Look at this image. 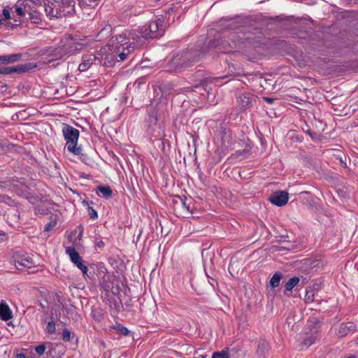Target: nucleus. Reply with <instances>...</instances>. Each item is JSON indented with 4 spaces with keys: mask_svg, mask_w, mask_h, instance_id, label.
I'll return each mask as SVG.
<instances>
[{
    "mask_svg": "<svg viewBox=\"0 0 358 358\" xmlns=\"http://www.w3.org/2000/svg\"><path fill=\"white\" fill-rule=\"evenodd\" d=\"M201 53L196 50H187L182 54L175 56L169 62L170 68L175 70L189 67L193 63L197 62Z\"/></svg>",
    "mask_w": 358,
    "mask_h": 358,
    "instance_id": "nucleus-1",
    "label": "nucleus"
},
{
    "mask_svg": "<svg viewBox=\"0 0 358 358\" xmlns=\"http://www.w3.org/2000/svg\"><path fill=\"white\" fill-rule=\"evenodd\" d=\"M62 133L66 141V146L67 147V150L76 155H80L82 149L80 147L77 146L80 135L79 131L69 124H64Z\"/></svg>",
    "mask_w": 358,
    "mask_h": 358,
    "instance_id": "nucleus-2",
    "label": "nucleus"
},
{
    "mask_svg": "<svg viewBox=\"0 0 358 358\" xmlns=\"http://www.w3.org/2000/svg\"><path fill=\"white\" fill-rule=\"evenodd\" d=\"M158 30L159 27L156 22H150L148 26L142 27L139 26L138 30L139 35H136V46H142L149 38H155Z\"/></svg>",
    "mask_w": 358,
    "mask_h": 358,
    "instance_id": "nucleus-3",
    "label": "nucleus"
},
{
    "mask_svg": "<svg viewBox=\"0 0 358 358\" xmlns=\"http://www.w3.org/2000/svg\"><path fill=\"white\" fill-rule=\"evenodd\" d=\"M69 6V3L68 2H62L60 4L51 2L45 5V11L50 17L62 18L71 14V11L66 12L64 10Z\"/></svg>",
    "mask_w": 358,
    "mask_h": 358,
    "instance_id": "nucleus-4",
    "label": "nucleus"
},
{
    "mask_svg": "<svg viewBox=\"0 0 358 358\" xmlns=\"http://www.w3.org/2000/svg\"><path fill=\"white\" fill-rule=\"evenodd\" d=\"M66 252L70 257L71 261L77 266L78 268L82 271L83 277L86 278L87 275V267L83 264V260L79 253L73 247H68L66 249Z\"/></svg>",
    "mask_w": 358,
    "mask_h": 358,
    "instance_id": "nucleus-5",
    "label": "nucleus"
},
{
    "mask_svg": "<svg viewBox=\"0 0 358 358\" xmlns=\"http://www.w3.org/2000/svg\"><path fill=\"white\" fill-rule=\"evenodd\" d=\"M82 44L78 43H75L73 41H71L69 44L64 45L62 47L59 48H56L54 52L55 54L54 55L57 58H62L64 55L68 53H73L75 51L80 50L82 49Z\"/></svg>",
    "mask_w": 358,
    "mask_h": 358,
    "instance_id": "nucleus-6",
    "label": "nucleus"
},
{
    "mask_svg": "<svg viewBox=\"0 0 358 358\" xmlns=\"http://www.w3.org/2000/svg\"><path fill=\"white\" fill-rule=\"evenodd\" d=\"M288 199V193L285 191L275 192L268 198V200L277 206H285L287 203Z\"/></svg>",
    "mask_w": 358,
    "mask_h": 358,
    "instance_id": "nucleus-7",
    "label": "nucleus"
},
{
    "mask_svg": "<svg viewBox=\"0 0 358 358\" xmlns=\"http://www.w3.org/2000/svg\"><path fill=\"white\" fill-rule=\"evenodd\" d=\"M241 110H245L252 106L253 102L257 101V97L251 94H241L237 98Z\"/></svg>",
    "mask_w": 358,
    "mask_h": 358,
    "instance_id": "nucleus-8",
    "label": "nucleus"
},
{
    "mask_svg": "<svg viewBox=\"0 0 358 358\" xmlns=\"http://www.w3.org/2000/svg\"><path fill=\"white\" fill-rule=\"evenodd\" d=\"M13 263L16 268L22 269L23 267L31 268L34 265L33 259L31 257L15 254L13 256Z\"/></svg>",
    "mask_w": 358,
    "mask_h": 358,
    "instance_id": "nucleus-9",
    "label": "nucleus"
},
{
    "mask_svg": "<svg viewBox=\"0 0 358 358\" xmlns=\"http://www.w3.org/2000/svg\"><path fill=\"white\" fill-rule=\"evenodd\" d=\"M101 54L98 53L97 55H87L83 57V62L78 66V70L80 71H87L94 62L96 60H99L101 62Z\"/></svg>",
    "mask_w": 358,
    "mask_h": 358,
    "instance_id": "nucleus-10",
    "label": "nucleus"
},
{
    "mask_svg": "<svg viewBox=\"0 0 358 358\" xmlns=\"http://www.w3.org/2000/svg\"><path fill=\"white\" fill-rule=\"evenodd\" d=\"M30 67L27 64H18L15 66H8L0 69V74L22 73L27 72Z\"/></svg>",
    "mask_w": 358,
    "mask_h": 358,
    "instance_id": "nucleus-11",
    "label": "nucleus"
},
{
    "mask_svg": "<svg viewBox=\"0 0 358 358\" xmlns=\"http://www.w3.org/2000/svg\"><path fill=\"white\" fill-rule=\"evenodd\" d=\"M0 318L3 321H8L12 318V313L6 303H0Z\"/></svg>",
    "mask_w": 358,
    "mask_h": 358,
    "instance_id": "nucleus-12",
    "label": "nucleus"
},
{
    "mask_svg": "<svg viewBox=\"0 0 358 358\" xmlns=\"http://www.w3.org/2000/svg\"><path fill=\"white\" fill-rule=\"evenodd\" d=\"M355 329V325L353 322H346L344 324H342L338 330V336L341 337H343L346 336L350 331H354Z\"/></svg>",
    "mask_w": 358,
    "mask_h": 358,
    "instance_id": "nucleus-13",
    "label": "nucleus"
},
{
    "mask_svg": "<svg viewBox=\"0 0 358 358\" xmlns=\"http://www.w3.org/2000/svg\"><path fill=\"white\" fill-rule=\"evenodd\" d=\"M110 285L111 282L104 284L102 287L103 290L101 292V296L108 299L109 302L115 301V299L111 296Z\"/></svg>",
    "mask_w": 358,
    "mask_h": 358,
    "instance_id": "nucleus-14",
    "label": "nucleus"
},
{
    "mask_svg": "<svg viewBox=\"0 0 358 358\" xmlns=\"http://www.w3.org/2000/svg\"><path fill=\"white\" fill-rule=\"evenodd\" d=\"M227 76H222V77H218V78H205L203 80H202L201 81V83H199V85H195V88H200V87H202L204 89L205 91H206L208 93H209L208 92V86L210 83H211L213 80H221V79H223L224 78H226Z\"/></svg>",
    "mask_w": 358,
    "mask_h": 358,
    "instance_id": "nucleus-15",
    "label": "nucleus"
},
{
    "mask_svg": "<svg viewBox=\"0 0 358 358\" xmlns=\"http://www.w3.org/2000/svg\"><path fill=\"white\" fill-rule=\"evenodd\" d=\"M282 275L280 272L274 273L271 279L270 280V285L272 288H275L279 286L280 280L282 279Z\"/></svg>",
    "mask_w": 358,
    "mask_h": 358,
    "instance_id": "nucleus-16",
    "label": "nucleus"
},
{
    "mask_svg": "<svg viewBox=\"0 0 358 358\" xmlns=\"http://www.w3.org/2000/svg\"><path fill=\"white\" fill-rule=\"evenodd\" d=\"M96 192H101L103 196L106 199L110 198L113 194L112 189L108 185L106 186H99L96 189Z\"/></svg>",
    "mask_w": 358,
    "mask_h": 358,
    "instance_id": "nucleus-17",
    "label": "nucleus"
},
{
    "mask_svg": "<svg viewBox=\"0 0 358 358\" xmlns=\"http://www.w3.org/2000/svg\"><path fill=\"white\" fill-rule=\"evenodd\" d=\"M299 282V278L293 277L290 278L285 284V288L286 291H292V289Z\"/></svg>",
    "mask_w": 358,
    "mask_h": 358,
    "instance_id": "nucleus-18",
    "label": "nucleus"
},
{
    "mask_svg": "<svg viewBox=\"0 0 358 358\" xmlns=\"http://www.w3.org/2000/svg\"><path fill=\"white\" fill-rule=\"evenodd\" d=\"M29 19L33 24H38L41 22L40 14L36 10L28 13Z\"/></svg>",
    "mask_w": 358,
    "mask_h": 358,
    "instance_id": "nucleus-19",
    "label": "nucleus"
},
{
    "mask_svg": "<svg viewBox=\"0 0 358 358\" xmlns=\"http://www.w3.org/2000/svg\"><path fill=\"white\" fill-rule=\"evenodd\" d=\"M5 56V64H10L13 62H15L19 61L22 57V54H13L10 55H4Z\"/></svg>",
    "mask_w": 358,
    "mask_h": 358,
    "instance_id": "nucleus-20",
    "label": "nucleus"
},
{
    "mask_svg": "<svg viewBox=\"0 0 358 358\" xmlns=\"http://www.w3.org/2000/svg\"><path fill=\"white\" fill-rule=\"evenodd\" d=\"M267 345H268L267 341L264 339H261L258 343L257 354H258L259 355H264V352L267 348Z\"/></svg>",
    "mask_w": 358,
    "mask_h": 358,
    "instance_id": "nucleus-21",
    "label": "nucleus"
},
{
    "mask_svg": "<svg viewBox=\"0 0 358 358\" xmlns=\"http://www.w3.org/2000/svg\"><path fill=\"white\" fill-rule=\"evenodd\" d=\"M110 292L111 296L115 299V301L113 302L115 303L116 298L117 297V295L120 293V287L117 283H114L113 282H111Z\"/></svg>",
    "mask_w": 358,
    "mask_h": 358,
    "instance_id": "nucleus-22",
    "label": "nucleus"
},
{
    "mask_svg": "<svg viewBox=\"0 0 358 358\" xmlns=\"http://www.w3.org/2000/svg\"><path fill=\"white\" fill-rule=\"evenodd\" d=\"M115 55H108L105 57L103 65L106 66H113L115 64Z\"/></svg>",
    "mask_w": 358,
    "mask_h": 358,
    "instance_id": "nucleus-23",
    "label": "nucleus"
},
{
    "mask_svg": "<svg viewBox=\"0 0 358 358\" xmlns=\"http://www.w3.org/2000/svg\"><path fill=\"white\" fill-rule=\"evenodd\" d=\"M114 329L124 336H127L129 333V331L120 324L114 326Z\"/></svg>",
    "mask_w": 358,
    "mask_h": 358,
    "instance_id": "nucleus-24",
    "label": "nucleus"
},
{
    "mask_svg": "<svg viewBox=\"0 0 358 358\" xmlns=\"http://www.w3.org/2000/svg\"><path fill=\"white\" fill-rule=\"evenodd\" d=\"M57 224V219H52L50 221V222H48V224H46L44 227V231H50V230H52L53 228L55 227Z\"/></svg>",
    "mask_w": 358,
    "mask_h": 358,
    "instance_id": "nucleus-25",
    "label": "nucleus"
},
{
    "mask_svg": "<svg viewBox=\"0 0 358 358\" xmlns=\"http://www.w3.org/2000/svg\"><path fill=\"white\" fill-rule=\"evenodd\" d=\"M212 358H229V353L225 350L214 352Z\"/></svg>",
    "mask_w": 358,
    "mask_h": 358,
    "instance_id": "nucleus-26",
    "label": "nucleus"
},
{
    "mask_svg": "<svg viewBox=\"0 0 358 358\" xmlns=\"http://www.w3.org/2000/svg\"><path fill=\"white\" fill-rule=\"evenodd\" d=\"M315 292L313 289H308L306 294V302H313L314 300Z\"/></svg>",
    "mask_w": 358,
    "mask_h": 358,
    "instance_id": "nucleus-27",
    "label": "nucleus"
},
{
    "mask_svg": "<svg viewBox=\"0 0 358 358\" xmlns=\"http://www.w3.org/2000/svg\"><path fill=\"white\" fill-rule=\"evenodd\" d=\"M87 212L90 215V217L92 220H95L98 217V214H97L96 211L92 207L88 206Z\"/></svg>",
    "mask_w": 358,
    "mask_h": 358,
    "instance_id": "nucleus-28",
    "label": "nucleus"
},
{
    "mask_svg": "<svg viewBox=\"0 0 358 358\" xmlns=\"http://www.w3.org/2000/svg\"><path fill=\"white\" fill-rule=\"evenodd\" d=\"M71 338V333L67 329H64L62 333V340L65 342H68Z\"/></svg>",
    "mask_w": 358,
    "mask_h": 358,
    "instance_id": "nucleus-29",
    "label": "nucleus"
},
{
    "mask_svg": "<svg viewBox=\"0 0 358 358\" xmlns=\"http://www.w3.org/2000/svg\"><path fill=\"white\" fill-rule=\"evenodd\" d=\"M47 330L50 334H54L55 332V324L52 320L48 323Z\"/></svg>",
    "mask_w": 358,
    "mask_h": 358,
    "instance_id": "nucleus-30",
    "label": "nucleus"
},
{
    "mask_svg": "<svg viewBox=\"0 0 358 358\" xmlns=\"http://www.w3.org/2000/svg\"><path fill=\"white\" fill-rule=\"evenodd\" d=\"M45 345L44 344L39 345L35 348V351L38 355H42L45 352Z\"/></svg>",
    "mask_w": 358,
    "mask_h": 358,
    "instance_id": "nucleus-31",
    "label": "nucleus"
},
{
    "mask_svg": "<svg viewBox=\"0 0 358 358\" xmlns=\"http://www.w3.org/2000/svg\"><path fill=\"white\" fill-rule=\"evenodd\" d=\"M0 201L6 203L9 205H11L13 203V201L8 196H0Z\"/></svg>",
    "mask_w": 358,
    "mask_h": 358,
    "instance_id": "nucleus-32",
    "label": "nucleus"
},
{
    "mask_svg": "<svg viewBox=\"0 0 358 358\" xmlns=\"http://www.w3.org/2000/svg\"><path fill=\"white\" fill-rule=\"evenodd\" d=\"M180 201H181V203L182 205L185 208H187V210L192 213V210L190 208V204H187V202H186V200H187V198L185 197V199H182V198H180Z\"/></svg>",
    "mask_w": 358,
    "mask_h": 358,
    "instance_id": "nucleus-33",
    "label": "nucleus"
},
{
    "mask_svg": "<svg viewBox=\"0 0 358 358\" xmlns=\"http://www.w3.org/2000/svg\"><path fill=\"white\" fill-rule=\"evenodd\" d=\"M79 5L82 7L84 6H92L91 4V0H78Z\"/></svg>",
    "mask_w": 358,
    "mask_h": 358,
    "instance_id": "nucleus-34",
    "label": "nucleus"
},
{
    "mask_svg": "<svg viewBox=\"0 0 358 358\" xmlns=\"http://www.w3.org/2000/svg\"><path fill=\"white\" fill-rule=\"evenodd\" d=\"M15 12L17 14V15L20 16V17H22L25 15V12L24 11V10L20 8V7H17L15 9Z\"/></svg>",
    "mask_w": 358,
    "mask_h": 358,
    "instance_id": "nucleus-35",
    "label": "nucleus"
},
{
    "mask_svg": "<svg viewBox=\"0 0 358 358\" xmlns=\"http://www.w3.org/2000/svg\"><path fill=\"white\" fill-rule=\"evenodd\" d=\"M2 15L4 17L5 19H10V14L8 10L4 8L2 11Z\"/></svg>",
    "mask_w": 358,
    "mask_h": 358,
    "instance_id": "nucleus-36",
    "label": "nucleus"
},
{
    "mask_svg": "<svg viewBox=\"0 0 358 358\" xmlns=\"http://www.w3.org/2000/svg\"><path fill=\"white\" fill-rule=\"evenodd\" d=\"M118 57H119V60L118 61H123L126 59L127 56V54L126 53H124V52H121L120 54H118Z\"/></svg>",
    "mask_w": 358,
    "mask_h": 358,
    "instance_id": "nucleus-37",
    "label": "nucleus"
},
{
    "mask_svg": "<svg viewBox=\"0 0 358 358\" xmlns=\"http://www.w3.org/2000/svg\"><path fill=\"white\" fill-rule=\"evenodd\" d=\"M105 245V243L103 241H99L96 243V246H95V248L96 249L97 248H101L103 247H104Z\"/></svg>",
    "mask_w": 358,
    "mask_h": 358,
    "instance_id": "nucleus-38",
    "label": "nucleus"
},
{
    "mask_svg": "<svg viewBox=\"0 0 358 358\" xmlns=\"http://www.w3.org/2000/svg\"><path fill=\"white\" fill-rule=\"evenodd\" d=\"M220 43V41L219 40L217 41H210L209 43V45L212 47V46H214V47H216Z\"/></svg>",
    "mask_w": 358,
    "mask_h": 358,
    "instance_id": "nucleus-39",
    "label": "nucleus"
},
{
    "mask_svg": "<svg viewBox=\"0 0 358 358\" xmlns=\"http://www.w3.org/2000/svg\"><path fill=\"white\" fill-rule=\"evenodd\" d=\"M82 203L85 206H90V205L92 203V201L85 199L83 201Z\"/></svg>",
    "mask_w": 358,
    "mask_h": 358,
    "instance_id": "nucleus-40",
    "label": "nucleus"
},
{
    "mask_svg": "<svg viewBox=\"0 0 358 358\" xmlns=\"http://www.w3.org/2000/svg\"><path fill=\"white\" fill-rule=\"evenodd\" d=\"M308 134L311 136L312 138L315 139L317 138V134L315 133H312L310 131H308Z\"/></svg>",
    "mask_w": 358,
    "mask_h": 358,
    "instance_id": "nucleus-41",
    "label": "nucleus"
},
{
    "mask_svg": "<svg viewBox=\"0 0 358 358\" xmlns=\"http://www.w3.org/2000/svg\"><path fill=\"white\" fill-rule=\"evenodd\" d=\"M0 64H5V56H0Z\"/></svg>",
    "mask_w": 358,
    "mask_h": 358,
    "instance_id": "nucleus-42",
    "label": "nucleus"
},
{
    "mask_svg": "<svg viewBox=\"0 0 358 358\" xmlns=\"http://www.w3.org/2000/svg\"><path fill=\"white\" fill-rule=\"evenodd\" d=\"M17 358H26V357L24 354L21 353L17 355Z\"/></svg>",
    "mask_w": 358,
    "mask_h": 358,
    "instance_id": "nucleus-43",
    "label": "nucleus"
},
{
    "mask_svg": "<svg viewBox=\"0 0 358 358\" xmlns=\"http://www.w3.org/2000/svg\"><path fill=\"white\" fill-rule=\"evenodd\" d=\"M265 100H266L267 102H268V103H272V102H273V99L272 98H268V97L265 98Z\"/></svg>",
    "mask_w": 358,
    "mask_h": 358,
    "instance_id": "nucleus-44",
    "label": "nucleus"
},
{
    "mask_svg": "<svg viewBox=\"0 0 358 358\" xmlns=\"http://www.w3.org/2000/svg\"><path fill=\"white\" fill-rule=\"evenodd\" d=\"M131 83L128 84L127 87V90L130 91L131 90Z\"/></svg>",
    "mask_w": 358,
    "mask_h": 358,
    "instance_id": "nucleus-45",
    "label": "nucleus"
},
{
    "mask_svg": "<svg viewBox=\"0 0 358 358\" xmlns=\"http://www.w3.org/2000/svg\"><path fill=\"white\" fill-rule=\"evenodd\" d=\"M194 358H206V355H199L198 357H196Z\"/></svg>",
    "mask_w": 358,
    "mask_h": 358,
    "instance_id": "nucleus-46",
    "label": "nucleus"
},
{
    "mask_svg": "<svg viewBox=\"0 0 358 358\" xmlns=\"http://www.w3.org/2000/svg\"><path fill=\"white\" fill-rule=\"evenodd\" d=\"M341 162L342 163V164H343V167H347L346 164L343 162L342 159H341Z\"/></svg>",
    "mask_w": 358,
    "mask_h": 358,
    "instance_id": "nucleus-47",
    "label": "nucleus"
},
{
    "mask_svg": "<svg viewBox=\"0 0 358 358\" xmlns=\"http://www.w3.org/2000/svg\"><path fill=\"white\" fill-rule=\"evenodd\" d=\"M143 68V66H140V65H139V66H138V69H142Z\"/></svg>",
    "mask_w": 358,
    "mask_h": 358,
    "instance_id": "nucleus-48",
    "label": "nucleus"
},
{
    "mask_svg": "<svg viewBox=\"0 0 358 358\" xmlns=\"http://www.w3.org/2000/svg\"><path fill=\"white\" fill-rule=\"evenodd\" d=\"M347 358H355V356H350V357H348Z\"/></svg>",
    "mask_w": 358,
    "mask_h": 358,
    "instance_id": "nucleus-49",
    "label": "nucleus"
},
{
    "mask_svg": "<svg viewBox=\"0 0 358 358\" xmlns=\"http://www.w3.org/2000/svg\"><path fill=\"white\" fill-rule=\"evenodd\" d=\"M2 24V20H1V19H0V24Z\"/></svg>",
    "mask_w": 358,
    "mask_h": 358,
    "instance_id": "nucleus-50",
    "label": "nucleus"
},
{
    "mask_svg": "<svg viewBox=\"0 0 358 358\" xmlns=\"http://www.w3.org/2000/svg\"><path fill=\"white\" fill-rule=\"evenodd\" d=\"M357 343H358V338H357Z\"/></svg>",
    "mask_w": 358,
    "mask_h": 358,
    "instance_id": "nucleus-51",
    "label": "nucleus"
}]
</instances>
